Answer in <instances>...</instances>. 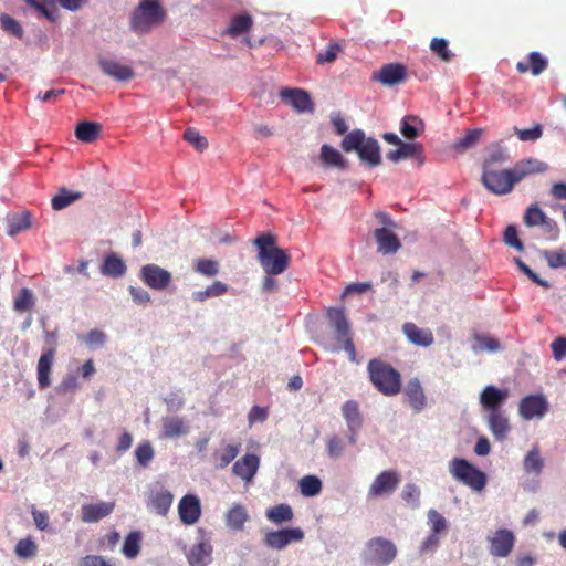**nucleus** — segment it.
Listing matches in <instances>:
<instances>
[{
  "instance_id": "obj_1",
  "label": "nucleus",
  "mask_w": 566,
  "mask_h": 566,
  "mask_svg": "<svg viewBox=\"0 0 566 566\" xmlns=\"http://www.w3.org/2000/svg\"><path fill=\"white\" fill-rule=\"evenodd\" d=\"M547 165L534 158L517 161L512 169L496 170L494 168L483 169L481 181L484 187L494 195H506L511 192L514 185L532 174L544 172Z\"/></svg>"
},
{
  "instance_id": "obj_2",
  "label": "nucleus",
  "mask_w": 566,
  "mask_h": 566,
  "mask_svg": "<svg viewBox=\"0 0 566 566\" xmlns=\"http://www.w3.org/2000/svg\"><path fill=\"white\" fill-rule=\"evenodd\" d=\"M258 261L268 275H280L291 263L290 254L276 245V238L271 233H262L255 240Z\"/></svg>"
},
{
  "instance_id": "obj_3",
  "label": "nucleus",
  "mask_w": 566,
  "mask_h": 566,
  "mask_svg": "<svg viewBox=\"0 0 566 566\" xmlns=\"http://www.w3.org/2000/svg\"><path fill=\"white\" fill-rule=\"evenodd\" d=\"M367 375L373 387L382 396L394 397L401 391L400 371L381 358H373L368 361Z\"/></svg>"
},
{
  "instance_id": "obj_4",
  "label": "nucleus",
  "mask_w": 566,
  "mask_h": 566,
  "mask_svg": "<svg viewBox=\"0 0 566 566\" xmlns=\"http://www.w3.org/2000/svg\"><path fill=\"white\" fill-rule=\"evenodd\" d=\"M166 15L158 0H142L130 15V29L137 34L149 33L165 21Z\"/></svg>"
},
{
  "instance_id": "obj_5",
  "label": "nucleus",
  "mask_w": 566,
  "mask_h": 566,
  "mask_svg": "<svg viewBox=\"0 0 566 566\" xmlns=\"http://www.w3.org/2000/svg\"><path fill=\"white\" fill-rule=\"evenodd\" d=\"M342 148L347 153L355 150L360 160L366 161L370 167L381 164L379 143L373 137H366L360 129L347 134L342 142Z\"/></svg>"
},
{
  "instance_id": "obj_6",
  "label": "nucleus",
  "mask_w": 566,
  "mask_h": 566,
  "mask_svg": "<svg viewBox=\"0 0 566 566\" xmlns=\"http://www.w3.org/2000/svg\"><path fill=\"white\" fill-rule=\"evenodd\" d=\"M452 476L474 491H482L486 484V475L465 459L454 458L449 464Z\"/></svg>"
},
{
  "instance_id": "obj_7",
  "label": "nucleus",
  "mask_w": 566,
  "mask_h": 566,
  "mask_svg": "<svg viewBox=\"0 0 566 566\" xmlns=\"http://www.w3.org/2000/svg\"><path fill=\"white\" fill-rule=\"evenodd\" d=\"M397 556L396 545L384 537H374L367 543V562L373 566H387Z\"/></svg>"
},
{
  "instance_id": "obj_8",
  "label": "nucleus",
  "mask_w": 566,
  "mask_h": 566,
  "mask_svg": "<svg viewBox=\"0 0 566 566\" xmlns=\"http://www.w3.org/2000/svg\"><path fill=\"white\" fill-rule=\"evenodd\" d=\"M327 317L337 333V339L343 343L344 350L347 353L350 361H356V350L354 342L349 335V324L342 308L331 307Z\"/></svg>"
},
{
  "instance_id": "obj_9",
  "label": "nucleus",
  "mask_w": 566,
  "mask_h": 566,
  "mask_svg": "<svg viewBox=\"0 0 566 566\" xmlns=\"http://www.w3.org/2000/svg\"><path fill=\"white\" fill-rule=\"evenodd\" d=\"M139 276L148 287L156 291L166 290L172 280V275L169 271L155 263L143 265Z\"/></svg>"
},
{
  "instance_id": "obj_10",
  "label": "nucleus",
  "mask_w": 566,
  "mask_h": 566,
  "mask_svg": "<svg viewBox=\"0 0 566 566\" xmlns=\"http://www.w3.org/2000/svg\"><path fill=\"white\" fill-rule=\"evenodd\" d=\"M400 483V475L396 470L380 472L368 489V497L376 499L392 494Z\"/></svg>"
},
{
  "instance_id": "obj_11",
  "label": "nucleus",
  "mask_w": 566,
  "mask_h": 566,
  "mask_svg": "<svg viewBox=\"0 0 566 566\" xmlns=\"http://www.w3.org/2000/svg\"><path fill=\"white\" fill-rule=\"evenodd\" d=\"M548 410V402L543 395H528L518 403V415L524 420L541 419Z\"/></svg>"
},
{
  "instance_id": "obj_12",
  "label": "nucleus",
  "mask_w": 566,
  "mask_h": 566,
  "mask_svg": "<svg viewBox=\"0 0 566 566\" xmlns=\"http://www.w3.org/2000/svg\"><path fill=\"white\" fill-rule=\"evenodd\" d=\"M304 538V532L301 528H283L279 531H269L264 535V544L273 549L281 551L293 542H301Z\"/></svg>"
},
{
  "instance_id": "obj_13",
  "label": "nucleus",
  "mask_w": 566,
  "mask_h": 566,
  "mask_svg": "<svg viewBox=\"0 0 566 566\" xmlns=\"http://www.w3.org/2000/svg\"><path fill=\"white\" fill-rule=\"evenodd\" d=\"M387 158L394 163H398L401 159L413 158L419 167L426 161L424 149L420 143L401 142L397 149H391L387 153Z\"/></svg>"
},
{
  "instance_id": "obj_14",
  "label": "nucleus",
  "mask_w": 566,
  "mask_h": 566,
  "mask_svg": "<svg viewBox=\"0 0 566 566\" xmlns=\"http://www.w3.org/2000/svg\"><path fill=\"white\" fill-rule=\"evenodd\" d=\"M489 543L491 555L495 557H506L514 547L515 536L511 531L502 528L497 530L489 537Z\"/></svg>"
},
{
  "instance_id": "obj_15",
  "label": "nucleus",
  "mask_w": 566,
  "mask_h": 566,
  "mask_svg": "<svg viewBox=\"0 0 566 566\" xmlns=\"http://www.w3.org/2000/svg\"><path fill=\"white\" fill-rule=\"evenodd\" d=\"M178 514L185 525H193L201 516V503L198 496L187 494L178 504Z\"/></svg>"
},
{
  "instance_id": "obj_16",
  "label": "nucleus",
  "mask_w": 566,
  "mask_h": 566,
  "mask_svg": "<svg viewBox=\"0 0 566 566\" xmlns=\"http://www.w3.org/2000/svg\"><path fill=\"white\" fill-rule=\"evenodd\" d=\"M507 398V389H500L493 385H488L480 394V403L486 412L502 410V405Z\"/></svg>"
},
{
  "instance_id": "obj_17",
  "label": "nucleus",
  "mask_w": 566,
  "mask_h": 566,
  "mask_svg": "<svg viewBox=\"0 0 566 566\" xmlns=\"http://www.w3.org/2000/svg\"><path fill=\"white\" fill-rule=\"evenodd\" d=\"M280 96L300 113L312 112L314 108L310 94L302 88H283Z\"/></svg>"
},
{
  "instance_id": "obj_18",
  "label": "nucleus",
  "mask_w": 566,
  "mask_h": 566,
  "mask_svg": "<svg viewBox=\"0 0 566 566\" xmlns=\"http://www.w3.org/2000/svg\"><path fill=\"white\" fill-rule=\"evenodd\" d=\"M403 395L406 402L416 412H420L426 408L427 397L418 378H411L408 380L403 390Z\"/></svg>"
},
{
  "instance_id": "obj_19",
  "label": "nucleus",
  "mask_w": 566,
  "mask_h": 566,
  "mask_svg": "<svg viewBox=\"0 0 566 566\" xmlns=\"http://www.w3.org/2000/svg\"><path fill=\"white\" fill-rule=\"evenodd\" d=\"M377 251L382 254H395L401 248L398 237L391 229L382 227L374 231Z\"/></svg>"
},
{
  "instance_id": "obj_20",
  "label": "nucleus",
  "mask_w": 566,
  "mask_h": 566,
  "mask_svg": "<svg viewBox=\"0 0 566 566\" xmlns=\"http://www.w3.org/2000/svg\"><path fill=\"white\" fill-rule=\"evenodd\" d=\"M406 67L398 63L384 65L377 73L373 74V80L384 85L392 86L402 82L406 77Z\"/></svg>"
},
{
  "instance_id": "obj_21",
  "label": "nucleus",
  "mask_w": 566,
  "mask_h": 566,
  "mask_svg": "<svg viewBox=\"0 0 566 566\" xmlns=\"http://www.w3.org/2000/svg\"><path fill=\"white\" fill-rule=\"evenodd\" d=\"M260 467V458L254 453H248L234 462L232 467L233 473L244 480L251 482Z\"/></svg>"
},
{
  "instance_id": "obj_22",
  "label": "nucleus",
  "mask_w": 566,
  "mask_h": 566,
  "mask_svg": "<svg viewBox=\"0 0 566 566\" xmlns=\"http://www.w3.org/2000/svg\"><path fill=\"white\" fill-rule=\"evenodd\" d=\"M98 65L103 73L118 82H127L135 76V73L130 66L123 65L114 60L101 57Z\"/></svg>"
},
{
  "instance_id": "obj_23",
  "label": "nucleus",
  "mask_w": 566,
  "mask_h": 566,
  "mask_svg": "<svg viewBox=\"0 0 566 566\" xmlns=\"http://www.w3.org/2000/svg\"><path fill=\"white\" fill-rule=\"evenodd\" d=\"M402 332L413 345L429 347L433 344L434 337L429 328H420L415 323L408 322L402 325Z\"/></svg>"
},
{
  "instance_id": "obj_24",
  "label": "nucleus",
  "mask_w": 566,
  "mask_h": 566,
  "mask_svg": "<svg viewBox=\"0 0 566 566\" xmlns=\"http://www.w3.org/2000/svg\"><path fill=\"white\" fill-rule=\"evenodd\" d=\"M55 357V349L49 348L46 349L39 358L36 373H38V384L40 389H46L51 386V370L53 366Z\"/></svg>"
},
{
  "instance_id": "obj_25",
  "label": "nucleus",
  "mask_w": 566,
  "mask_h": 566,
  "mask_svg": "<svg viewBox=\"0 0 566 566\" xmlns=\"http://www.w3.org/2000/svg\"><path fill=\"white\" fill-rule=\"evenodd\" d=\"M486 422L495 439L502 441L507 437L511 427L504 410L488 412Z\"/></svg>"
},
{
  "instance_id": "obj_26",
  "label": "nucleus",
  "mask_w": 566,
  "mask_h": 566,
  "mask_svg": "<svg viewBox=\"0 0 566 566\" xmlns=\"http://www.w3.org/2000/svg\"><path fill=\"white\" fill-rule=\"evenodd\" d=\"M115 504L113 502H98L94 504H84L81 509V518L85 523L97 522L114 510Z\"/></svg>"
},
{
  "instance_id": "obj_27",
  "label": "nucleus",
  "mask_w": 566,
  "mask_h": 566,
  "mask_svg": "<svg viewBox=\"0 0 566 566\" xmlns=\"http://www.w3.org/2000/svg\"><path fill=\"white\" fill-rule=\"evenodd\" d=\"M548 66V61L538 52H532L527 56V62H517L516 70L520 74L531 72L532 75L537 76L543 73Z\"/></svg>"
},
{
  "instance_id": "obj_28",
  "label": "nucleus",
  "mask_w": 566,
  "mask_h": 566,
  "mask_svg": "<svg viewBox=\"0 0 566 566\" xmlns=\"http://www.w3.org/2000/svg\"><path fill=\"white\" fill-rule=\"evenodd\" d=\"M524 223L527 227L549 226L553 229L554 237L558 235V227L556 222L547 219L545 213L536 205H533L527 208L524 214Z\"/></svg>"
},
{
  "instance_id": "obj_29",
  "label": "nucleus",
  "mask_w": 566,
  "mask_h": 566,
  "mask_svg": "<svg viewBox=\"0 0 566 566\" xmlns=\"http://www.w3.org/2000/svg\"><path fill=\"white\" fill-rule=\"evenodd\" d=\"M253 24V20L250 14L242 13L234 15L229 27L222 31V35H229L231 38H238L239 35L247 33Z\"/></svg>"
},
{
  "instance_id": "obj_30",
  "label": "nucleus",
  "mask_w": 566,
  "mask_h": 566,
  "mask_svg": "<svg viewBox=\"0 0 566 566\" xmlns=\"http://www.w3.org/2000/svg\"><path fill=\"white\" fill-rule=\"evenodd\" d=\"M342 415L347 422L349 431H358L363 424V417L359 411L358 402L355 400L346 401L342 407Z\"/></svg>"
},
{
  "instance_id": "obj_31",
  "label": "nucleus",
  "mask_w": 566,
  "mask_h": 566,
  "mask_svg": "<svg viewBox=\"0 0 566 566\" xmlns=\"http://www.w3.org/2000/svg\"><path fill=\"white\" fill-rule=\"evenodd\" d=\"M423 120L416 115H407L401 119L400 133L407 139H416L424 132Z\"/></svg>"
},
{
  "instance_id": "obj_32",
  "label": "nucleus",
  "mask_w": 566,
  "mask_h": 566,
  "mask_svg": "<svg viewBox=\"0 0 566 566\" xmlns=\"http://www.w3.org/2000/svg\"><path fill=\"white\" fill-rule=\"evenodd\" d=\"M174 495L167 490L153 492L149 496L148 505L159 515L165 516L171 504Z\"/></svg>"
},
{
  "instance_id": "obj_33",
  "label": "nucleus",
  "mask_w": 566,
  "mask_h": 566,
  "mask_svg": "<svg viewBox=\"0 0 566 566\" xmlns=\"http://www.w3.org/2000/svg\"><path fill=\"white\" fill-rule=\"evenodd\" d=\"M241 444H227L224 448L216 450L212 454L214 467L217 469L227 468L239 454Z\"/></svg>"
},
{
  "instance_id": "obj_34",
  "label": "nucleus",
  "mask_w": 566,
  "mask_h": 566,
  "mask_svg": "<svg viewBox=\"0 0 566 566\" xmlns=\"http://www.w3.org/2000/svg\"><path fill=\"white\" fill-rule=\"evenodd\" d=\"M7 233L13 237L31 227V214L29 211L13 213L8 217Z\"/></svg>"
},
{
  "instance_id": "obj_35",
  "label": "nucleus",
  "mask_w": 566,
  "mask_h": 566,
  "mask_svg": "<svg viewBox=\"0 0 566 566\" xmlns=\"http://www.w3.org/2000/svg\"><path fill=\"white\" fill-rule=\"evenodd\" d=\"M102 132V125L95 122L78 123L75 128V136L83 143L95 142Z\"/></svg>"
},
{
  "instance_id": "obj_36",
  "label": "nucleus",
  "mask_w": 566,
  "mask_h": 566,
  "mask_svg": "<svg viewBox=\"0 0 566 566\" xmlns=\"http://www.w3.org/2000/svg\"><path fill=\"white\" fill-rule=\"evenodd\" d=\"M188 432V427L182 419L178 417H168L163 419V432L164 438H178Z\"/></svg>"
},
{
  "instance_id": "obj_37",
  "label": "nucleus",
  "mask_w": 566,
  "mask_h": 566,
  "mask_svg": "<svg viewBox=\"0 0 566 566\" xmlns=\"http://www.w3.org/2000/svg\"><path fill=\"white\" fill-rule=\"evenodd\" d=\"M101 271L104 275L120 277L126 272V265L119 256L116 254H109L104 259Z\"/></svg>"
},
{
  "instance_id": "obj_38",
  "label": "nucleus",
  "mask_w": 566,
  "mask_h": 566,
  "mask_svg": "<svg viewBox=\"0 0 566 566\" xmlns=\"http://www.w3.org/2000/svg\"><path fill=\"white\" fill-rule=\"evenodd\" d=\"M484 132V128H475L468 130L463 137L459 138L454 143L453 148L459 153H463L474 147L482 138Z\"/></svg>"
},
{
  "instance_id": "obj_39",
  "label": "nucleus",
  "mask_w": 566,
  "mask_h": 566,
  "mask_svg": "<svg viewBox=\"0 0 566 566\" xmlns=\"http://www.w3.org/2000/svg\"><path fill=\"white\" fill-rule=\"evenodd\" d=\"M488 155L483 161V169L494 168L496 164H503L507 160V154L504 147L499 143H494L488 146Z\"/></svg>"
},
{
  "instance_id": "obj_40",
  "label": "nucleus",
  "mask_w": 566,
  "mask_h": 566,
  "mask_svg": "<svg viewBox=\"0 0 566 566\" xmlns=\"http://www.w3.org/2000/svg\"><path fill=\"white\" fill-rule=\"evenodd\" d=\"M210 553L211 547L209 544L199 543L190 549L188 562L191 566H205L210 557Z\"/></svg>"
},
{
  "instance_id": "obj_41",
  "label": "nucleus",
  "mask_w": 566,
  "mask_h": 566,
  "mask_svg": "<svg viewBox=\"0 0 566 566\" xmlns=\"http://www.w3.org/2000/svg\"><path fill=\"white\" fill-rule=\"evenodd\" d=\"M82 197L81 192H72L65 188L60 189V191L52 198L51 205L54 210H62Z\"/></svg>"
},
{
  "instance_id": "obj_42",
  "label": "nucleus",
  "mask_w": 566,
  "mask_h": 566,
  "mask_svg": "<svg viewBox=\"0 0 566 566\" xmlns=\"http://www.w3.org/2000/svg\"><path fill=\"white\" fill-rule=\"evenodd\" d=\"M321 158L324 164L340 169L346 168V160L343 158L340 153L329 145H323L321 149Z\"/></svg>"
},
{
  "instance_id": "obj_43",
  "label": "nucleus",
  "mask_w": 566,
  "mask_h": 566,
  "mask_svg": "<svg viewBox=\"0 0 566 566\" xmlns=\"http://www.w3.org/2000/svg\"><path fill=\"white\" fill-rule=\"evenodd\" d=\"M226 520L229 527L241 530L248 520L247 510L242 505H234L228 511Z\"/></svg>"
},
{
  "instance_id": "obj_44",
  "label": "nucleus",
  "mask_w": 566,
  "mask_h": 566,
  "mask_svg": "<svg viewBox=\"0 0 566 566\" xmlns=\"http://www.w3.org/2000/svg\"><path fill=\"white\" fill-rule=\"evenodd\" d=\"M266 517L275 524H282L293 518V511L287 504H279L268 510Z\"/></svg>"
},
{
  "instance_id": "obj_45",
  "label": "nucleus",
  "mask_w": 566,
  "mask_h": 566,
  "mask_svg": "<svg viewBox=\"0 0 566 566\" xmlns=\"http://www.w3.org/2000/svg\"><path fill=\"white\" fill-rule=\"evenodd\" d=\"M140 541L142 534L139 532H130L125 538L122 548L123 554L129 559L136 558L140 552Z\"/></svg>"
},
{
  "instance_id": "obj_46",
  "label": "nucleus",
  "mask_w": 566,
  "mask_h": 566,
  "mask_svg": "<svg viewBox=\"0 0 566 566\" xmlns=\"http://www.w3.org/2000/svg\"><path fill=\"white\" fill-rule=\"evenodd\" d=\"M544 467L538 447H533L524 459V470L527 473L539 474Z\"/></svg>"
},
{
  "instance_id": "obj_47",
  "label": "nucleus",
  "mask_w": 566,
  "mask_h": 566,
  "mask_svg": "<svg viewBox=\"0 0 566 566\" xmlns=\"http://www.w3.org/2000/svg\"><path fill=\"white\" fill-rule=\"evenodd\" d=\"M193 269L203 276L212 277L219 273L220 264L217 260L199 258L195 261Z\"/></svg>"
},
{
  "instance_id": "obj_48",
  "label": "nucleus",
  "mask_w": 566,
  "mask_h": 566,
  "mask_svg": "<svg viewBox=\"0 0 566 566\" xmlns=\"http://www.w3.org/2000/svg\"><path fill=\"white\" fill-rule=\"evenodd\" d=\"M14 552L19 558H33L38 553V545L30 536H28L17 543Z\"/></svg>"
},
{
  "instance_id": "obj_49",
  "label": "nucleus",
  "mask_w": 566,
  "mask_h": 566,
  "mask_svg": "<svg viewBox=\"0 0 566 566\" xmlns=\"http://www.w3.org/2000/svg\"><path fill=\"white\" fill-rule=\"evenodd\" d=\"M300 490L304 496H315L322 491V482L315 475H306L300 480Z\"/></svg>"
},
{
  "instance_id": "obj_50",
  "label": "nucleus",
  "mask_w": 566,
  "mask_h": 566,
  "mask_svg": "<svg viewBox=\"0 0 566 566\" xmlns=\"http://www.w3.org/2000/svg\"><path fill=\"white\" fill-rule=\"evenodd\" d=\"M31 8L49 21L57 20V10L54 4L48 6L45 0H24Z\"/></svg>"
},
{
  "instance_id": "obj_51",
  "label": "nucleus",
  "mask_w": 566,
  "mask_h": 566,
  "mask_svg": "<svg viewBox=\"0 0 566 566\" xmlns=\"http://www.w3.org/2000/svg\"><path fill=\"white\" fill-rule=\"evenodd\" d=\"M420 489L413 483H407L401 491V499L411 509H418L420 506Z\"/></svg>"
},
{
  "instance_id": "obj_52",
  "label": "nucleus",
  "mask_w": 566,
  "mask_h": 566,
  "mask_svg": "<svg viewBox=\"0 0 566 566\" xmlns=\"http://www.w3.org/2000/svg\"><path fill=\"white\" fill-rule=\"evenodd\" d=\"M0 24L4 32L14 35L18 39L23 36V29L21 24L9 14L2 13L0 15Z\"/></svg>"
},
{
  "instance_id": "obj_53",
  "label": "nucleus",
  "mask_w": 566,
  "mask_h": 566,
  "mask_svg": "<svg viewBox=\"0 0 566 566\" xmlns=\"http://www.w3.org/2000/svg\"><path fill=\"white\" fill-rule=\"evenodd\" d=\"M184 139L192 145L197 150L203 151L208 148V140L195 128H187L184 133Z\"/></svg>"
},
{
  "instance_id": "obj_54",
  "label": "nucleus",
  "mask_w": 566,
  "mask_h": 566,
  "mask_svg": "<svg viewBox=\"0 0 566 566\" xmlns=\"http://www.w3.org/2000/svg\"><path fill=\"white\" fill-rule=\"evenodd\" d=\"M431 51L444 62H450L453 54L448 49V41L442 38H433L430 42Z\"/></svg>"
},
{
  "instance_id": "obj_55",
  "label": "nucleus",
  "mask_w": 566,
  "mask_h": 566,
  "mask_svg": "<svg viewBox=\"0 0 566 566\" xmlns=\"http://www.w3.org/2000/svg\"><path fill=\"white\" fill-rule=\"evenodd\" d=\"M34 298L32 292L23 287L20 290L19 295L14 300V310L18 312H25L33 307Z\"/></svg>"
},
{
  "instance_id": "obj_56",
  "label": "nucleus",
  "mask_w": 566,
  "mask_h": 566,
  "mask_svg": "<svg viewBox=\"0 0 566 566\" xmlns=\"http://www.w3.org/2000/svg\"><path fill=\"white\" fill-rule=\"evenodd\" d=\"M514 133L522 142H535L543 136V127L541 124H535L532 128L514 127Z\"/></svg>"
},
{
  "instance_id": "obj_57",
  "label": "nucleus",
  "mask_w": 566,
  "mask_h": 566,
  "mask_svg": "<svg viewBox=\"0 0 566 566\" xmlns=\"http://www.w3.org/2000/svg\"><path fill=\"white\" fill-rule=\"evenodd\" d=\"M326 451L329 458H339L345 451L344 440L336 434L328 437L326 440Z\"/></svg>"
},
{
  "instance_id": "obj_58",
  "label": "nucleus",
  "mask_w": 566,
  "mask_h": 566,
  "mask_svg": "<svg viewBox=\"0 0 566 566\" xmlns=\"http://www.w3.org/2000/svg\"><path fill=\"white\" fill-rule=\"evenodd\" d=\"M135 457L142 467H147L154 458V449L150 442L140 443L135 449Z\"/></svg>"
},
{
  "instance_id": "obj_59",
  "label": "nucleus",
  "mask_w": 566,
  "mask_h": 566,
  "mask_svg": "<svg viewBox=\"0 0 566 566\" xmlns=\"http://www.w3.org/2000/svg\"><path fill=\"white\" fill-rule=\"evenodd\" d=\"M342 51V48L337 43H331L326 50L318 53L316 56L317 64L332 63L336 60L338 53Z\"/></svg>"
},
{
  "instance_id": "obj_60",
  "label": "nucleus",
  "mask_w": 566,
  "mask_h": 566,
  "mask_svg": "<svg viewBox=\"0 0 566 566\" xmlns=\"http://www.w3.org/2000/svg\"><path fill=\"white\" fill-rule=\"evenodd\" d=\"M503 241L506 245L512 247L518 251L524 250V245L518 239L517 229L514 226H507L505 228Z\"/></svg>"
},
{
  "instance_id": "obj_61",
  "label": "nucleus",
  "mask_w": 566,
  "mask_h": 566,
  "mask_svg": "<svg viewBox=\"0 0 566 566\" xmlns=\"http://www.w3.org/2000/svg\"><path fill=\"white\" fill-rule=\"evenodd\" d=\"M428 520L432 533L439 534L447 528L446 518L433 509L428 512Z\"/></svg>"
},
{
  "instance_id": "obj_62",
  "label": "nucleus",
  "mask_w": 566,
  "mask_h": 566,
  "mask_svg": "<svg viewBox=\"0 0 566 566\" xmlns=\"http://www.w3.org/2000/svg\"><path fill=\"white\" fill-rule=\"evenodd\" d=\"M551 349L553 353V357L556 361H562L566 359V336L556 337L551 343Z\"/></svg>"
},
{
  "instance_id": "obj_63",
  "label": "nucleus",
  "mask_w": 566,
  "mask_h": 566,
  "mask_svg": "<svg viewBox=\"0 0 566 566\" xmlns=\"http://www.w3.org/2000/svg\"><path fill=\"white\" fill-rule=\"evenodd\" d=\"M544 256L551 268H566V252L546 251Z\"/></svg>"
},
{
  "instance_id": "obj_64",
  "label": "nucleus",
  "mask_w": 566,
  "mask_h": 566,
  "mask_svg": "<svg viewBox=\"0 0 566 566\" xmlns=\"http://www.w3.org/2000/svg\"><path fill=\"white\" fill-rule=\"evenodd\" d=\"M78 566H112L104 557L98 555H86L80 559Z\"/></svg>"
}]
</instances>
